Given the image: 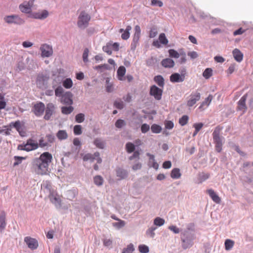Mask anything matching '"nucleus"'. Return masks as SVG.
<instances>
[{
    "label": "nucleus",
    "instance_id": "obj_14",
    "mask_svg": "<svg viewBox=\"0 0 253 253\" xmlns=\"http://www.w3.org/2000/svg\"><path fill=\"white\" fill-rule=\"evenodd\" d=\"M201 98V94L199 92L192 93L190 96V98L187 101V105L189 107H192L196 104L197 101H199Z\"/></svg>",
    "mask_w": 253,
    "mask_h": 253
},
{
    "label": "nucleus",
    "instance_id": "obj_11",
    "mask_svg": "<svg viewBox=\"0 0 253 253\" xmlns=\"http://www.w3.org/2000/svg\"><path fill=\"white\" fill-rule=\"evenodd\" d=\"M44 110V104L40 102L34 105L32 111L34 112L36 116H41L43 114Z\"/></svg>",
    "mask_w": 253,
    "mask_h": 253
},
{
    "label": "nucleus",
    "instance_id": "obj_27",
    "mask_svg": "<svg viewBox=\"0 0 253 253\" xmlns=\"http://www.w3.org/2000/svg\"><path fill=\"white\" fill-rule=\"evenodd\" d=\"M222 139L223 138L213 139V142L215 144V148L217 152H220L222 149Z\"/></svg>",
    "mask_w": 253,
    "mask_h": 253
},
{
    "label": "nucleus",
    "instance_id": "obj_4",
    "mask_svg": "<svg viewBox=\"0 0 253 253\" xmlns=\"http://www.w3.org/2000/svg\"><path fill=\"white\" fill-rule=\"evenodd\" d=\"M49 77L46 75L39 74L37 78V86L42 89H45L47 86Z\"/></svg>",
    "mask_w": 253,
    "mask_h": 253
},
{
    "label": "nucleus",
    "instance_id": "obj_51",
    "mask_svg": "<svg viewBox=\"0 0 253 253\" xmlns=\"http://www.w3.org/2000/svg\"><path fill=\"white\" fill-rule=\"evenodd\" d=\"M154 223L155 225L160 226L165 223V220L160 217H157L155 219Z\"/></svg>",
    "mask_w": 253,
    "mask_h": 253
},
{
    "label": "nucleus",
    "instance_id": "obj_34",
    "mask_svg": "<svg viewBox=\"0 0 253 253\" xmlns=\"http://www.w3.org/2000/svg\"><path fill=\"white\" fill-rule=\"evenodd\" d=\"M50 201L55 205L56 207L60 206V201L58 198L54 197L53 195H51L49 196Z\"/></svg>",
    "mask_w": 253,
    "mask_h": 253
},
{
    "label": "nucleus",
    "instance_id": "obj_20",
    "mask_svg": "<svg viewBox=\"0 0 253 253\" xmlns=\"http://www.w3.org/2000/svg\"><path fill=\"white\" fill-rule=\"evenodd\" d=\"M207 193L209 195L211 199L217 204L220 203L221 201L220 198L211 189L207 190Z\"/></svg>",
    "mask_w": 253,
    "mask_h": 253
},
{
    "label": "nucleus",
    "instance_id": "obj_21",
    "mask_svg": "<svg viewBox=\"0 0 253 253\" xmlns=\"http://www.w3.org/2000/svg\"><path fill=\"white\" fill-rule=\"evenodd\" d=\"M232 53L236 61L238 62H240L243 60V54L239 49L237 48L234 49L232 52Z\"/></svg>",
    "mask_w": 253,
    "mask_h": 253
},
{
    "label": "nucleus",
    "instance_id": "obj_23",
    "mask_svg": "<svg viewBox=\"0 0 253 253\" xmlns=\"http://www.w3.org/2000/svg\"><path fill=\"white\" fill-rule=\"evenodd\" d=\"M213 99V96L211 94L209 95L207 98L201 103L199 106V109L200 110H203L205 107H208L210 104L211 101Z\"/></svg>",
    "mask_w": 253,
    "mask_h": 253
},
{
    "label": "nucleus",
    "instance_id": "obj_32",
    "mask_svg": "<svg viewBox=\"0 0 253 253\" xmlns=\"http://www.w3.org/2000/svg\"><path fill=\"white\" fill-rule=\"evenodd\" d=\"M221 129L222 128L220 126H217L215 128V129L212 133L213 140L217 138H222V137L220 136V133Z\"/></svg>",
    "mask_w": 253,
    "mask_h": 253
},
{
    "label": "nucleus",
    "instance_id": "obj_53",
    "mask_svg": "<svg viewBox=\"0 0 253 253\" xmlns=\"http://www.w3.org/2000/svg\"><path fill=\"white\" fill-rule=\"evenodd\" d=\"M74 133L76 135H80L82 133V126L81 125H76L74 127Z\"/></svg>",
    "mask_w": 253,
    "mask_h": 253
},
{
    "label": "nucleus",
    "instance_id": "obj_13",
    "mask_svg": "<svg viewBox=\"0 0 253 253\" xmlns=\"http://www.w3.org/2000/svg\"><path fill=\"white\" fill-rule=\"evenodd\" d=\"M73 95L70 91H67L61 96V102L66 105H71L73 103Z\"/></svg>",
    "mask_w": 253,
    "mask_h": 253
},
{
    "label": "nucleus",
    "instance_id": "obj_16",
    "mask_svg": "<svg viewBox=\"0 0 253 253\" xmlns=\"http://www.w3.org/2000/svg\"><path fill=\"white\" fill-rule=\"evenodd\" d=\"M54 109L55 107L52 103H49L46 105V108H45V114L44 116V119L45 120H49L50 119V117L53 113Z\"/></svg>",
    "mask_w": 253,
    "mask_h": 253
},
{
    "label": "nucleus",
    "instance_id": "obj_12",
    "mask_svg": "<svg viewBox=\"0 0 253 253\" xmlns=\"http://www.w3.org/2000/svg\"><path fill=\"white\" fill-rule=\"evenodd\" d=\"M10 127H13L19 132L21 136H24L25 132L23 131L24 124L22 123L20 121H17L15 122H11L9 124Z\"/></svg>",
    "mask_w": 253,
    "mask_h": 253
},
{
    "label": "nucleus",
    "instance_id": "obj_37",
    "mask_svg": "<svg viewBox=\"0 0 253 253\" xmlns=\"http://www.w3.org/2000/svg\"><path fill=\"white\" fill-rule=\"evenodd\" d=\"M126 151L128 153H131L134 151L135 146L131 142H128L126 145Z\"/></svg>",
    "mask_w": 253,
    "mask_h": 253
},
{
    "label": "nucleus",
    "instance_id": "obj_30",
    "mask_svg": "<svg viewBox=\"0 0 253 253\" xmlns=\"http://www.w3.org/2000/svg\"><path fill=\"white\" fill-rule=\"evenodd\" d=\"M169 55L170 57L178 58L180 55H183L182 51H180L178 53L177 51L173 49H170L169 50Z\"/></svg>",
    "mask_w": 253,
    "mask_h": 253
},
{
    "label": "nucleus",
    "instance_id": "obj_19",
    "mask_svg": "<svg viewBox=\"0 0 253 253\" xmlns=\"http://www.w3.org/2000/svg\"><path fill=\"white\" fill-rule=\"evenodd\" d=\"M162 65L166 68H171L174 67L175 63L174 61L170 58H166L161 61Z\"/></svg>",
    "mask_w": 253,
    "mask_h": 253
},
{
    "label": "nucleus",
    "instance_id": "obj_56",
    "mask_svg": "<svg viewBox=\"0 0 253 253\" xmlns=\"http://www.w3.org/2000/svg\"><path fill=\"white\" fill-rule=\"evenodd\" d=\"M114 105L116 108L119 109H122L124 107L123 102L121 100H116L115 101Z\"/></svg>",
    "mask_w": 253,
    "mask_h": 253
},
{
    "label": "nucleus",
    "instance_id": "obj_8",
    "mask_svg": "<svg viewBox=\"0 0 253 253\" xmlns=\"http://www.w3.org/2000/svg\"><path fill=\"white\" fill-rule=\"evenodd\" d=\"M149 94L152 96L157 100H160L162 98L163 90L155 85H152L150 87Z\"/></svg>",
    "mask_w": 253,
    "mask_h": 253
},
{
    "label": "nucleus",
    "instance_id": "obj_29",
    "mask_svg": "<svg viewBox=\"0 0 253 253\" xmlns=\"http://www.w3.org/2000/svg\"><path fill=\"white\" fill-rule=\"evenodd\" d=\"M131 30V27L129 25H128L126 30L124 31V32L122 33L121 35V38L123 40H126L130 37V31Z\"/></svg>",
    "mask_w": 253,
    "mask_h": 253
},
{
    "label": "nucleus",
    "instance_id": "obj_63",
    "mask_svg": "<svg viewBox=\"0 0 253 253\" xmlns=\"http://www.w3.org/2000/svg\"><path fill=\"white\" fill-rule=\"evenodd\" d=\"M104 145L105 144L104 142L100 140L96 139V147L100 149H103L104 147Z\"/></svg>",
    "mask_w": 253,
    "mask_h": 253
},
{
    "label": "nucleus",
    "instance_id": "obj_54",
    "mask_svg": "<svg viewBox=\"0 0 253 253\" xmlns=\"http://www.w3.org/2000/svg\"><path fill=\"white\" fill-rule=\"evenodd\" d=\"M158 34L157 28L155 27H152L149 32V37L150 38H154Z\"/></svg>",
    "mask_w": 253,
    "mask_h": 253
},
{
    "label": "nucleus",
    "instance_id": "obj_61",
    "mask_svg": "<svg viewBox=\"0 0 253 253\" xmlns=\"http://www.w3.org/2000/svg\"><path fill=\"white\" fill-rule=\"evenodd\" d=\"M139 155H140V153H139V151H134L133 155L132 156H130L128 159L129 160H132L133 159H135V158L139 159Z\"/></svg>",
    "mask_w": 253,
    "mask_h": 253
},
{
    "label": "nucleus",
    "instance_id": "obj_15",
    "mask_svg": "<svg viewBox=\"0 0 253 253\" xmlns=\"http://www.w3.org/2000/svg\"><path fill=\"white\" fill-rule=\"evenodd\" d=\"M24 241L28 247L32 250H35L38 247V241L35 239L30 237H26L24 239Z\"/></svg>",
    "mask_w": 253,
    "mask_h": 253
},
{
    "label": "nucleus",
    "instance_id": "obj_52",
    "mask_svg": "<svg viewBox=\"0 0 253 253\" xmlns=\"http://www.w3.org/2000/svg\"><path fill=\"white\" fill-rule=\"evenodd\" d=\"M14 158L15 160V162L13 164V166H16L19 165L21 163L22 161L23 160H25L26 159L25 157H20V156H15L14 157Z\"/></svg>",
    "mask_w": 253,
    "mask_h": 253
},
{
    "label": "nucleus",
    "instance_id": "obj_25",
    "mask_svg": "<svg viewBox=\"0 0 253 253\" xmlns=\"http://www.w3.org/2000/svg\"><path fill=\"white\" fill-rule=\"evenodd\" d=\"M5 213L2 211L0 214V232H1L6 226Z\"/></svg>",
    "mask_w": 253,
    "mask_h": 253
},
{
    "label": "nucleus",
    "instance_id": "obj_17",
    "mask_svg": "<svg viewBox=\"0 0 253 253\" xmlns=\"http://www.w3.org/2000/svg\"><path fill=\"white\" fill-rule=\"evenodd\" d=\"M247 94H244L240 99L238 102V109L242 111L245 112L247 109V106L246 104V101L247 98Z\"/></svg>",
    "mask_w": 253,
    "mask_h": 253
},
{
    "label": "nucleus",
    "instance_id": "obj_41",
    "mask_svg": "<svg viewBox=\"0 0 253 253\" xmlns=\"http://www.w3.org/2000/svg\"><path fill=\"white\" fill-rule=\"evenodd\" d=\"M159 40L162 44H165V45L167 44L169 42V41H168V39H167L166 35L164 33L160 34V35H159Z\"/></svg>",
    "mask_w": 253,
    "mask_h": 253
},
{
    "label": "nucleus",
    "instance_id": "obj_39",
    "mask_svg": "<svg viewBox=\"0 0 253 253\" xmlns=\"http://www.w3.org/2000/svg\"><path fill=\"white\" fill-rule=\"evenodd\" d=\"M63 85L66 88H70L73 85V82L70 78H67L63 82Z\"/></svg>",
    "mask_w": 253,
    "mask_h": 253
},
{
    "label": "nucleus",
    "instance_id": "obj_48",
    "mask_svg": "<svg viewBox=\"0 0 253 253\" xmlns=\"http://www.w3.org/2000/svg\"><path fill=\"white\" fill-rule=\"evenodd\" d=\"M188 119L189 118L187 115H184L179 119V123L181 126H183L187 124Z\"/></svg>",
    "mask_w": 253,
    "mask_h": 253
},
{
    "label": "nucleus",
    "instance_id": "obj_24",
    "mask_svg": "<svg viewBox=\"0 0 253 253\" xmlns=\"http://www.w3.org/2000/svg\"><path fill=\"white\" fill-rule=\"evenodd\" d=\"M126 72V69L124 66H120L117 70V77L120 81L125 80L124 76Z\"/></svg>",
    "mask_w": 253,
    "mask_h": 253
},
{
    "label": "nucleus",
    "instance_id": "obj_59",
    "mask_svg": "<svg viewBox=\"0 0 253 253\" xmlns=\"http://www.w3.org/2000/svg\"><path fill=\"white\" fill-rule=\"evenodd\" d=\"M150 129V126L147 124H144L141 126V130L143 133H146Z\"/></svg>",
    "mask_w": 253,
    "mask_h": 253
},
{
    "label": "nucleus",
    "instance_id": "obj_45",
    "mask_svg": "<svg viewBox=\"0 0 253 253\" xmlns=\"http://www.w3.org/2000/svg\"><path fill=\"white\" fill-rule=\"evenodd\" d=\"M84 120V115L83 113L78 114L75 116V121L78 123H82Z\"/></svg>",
    "mask_w": 253,
    "mask_h": 253
},
{
    "label": "nucleus",
    "instance_id": "obj_3",
    "mask_svg": "<svg viewBox=\"0 0 253 253\" xmlns=\"http://www.w3.org/2000/svg\"><path fill=\"white\" fill-rule=\"evenodd\" d=\"M3 20L8 24H14L17 25H22L25 23V20L23 19L15 14L5 16Z\"/></svg>",
    "mask_w": 253,
    "mask_h": 253
},
{
    "label": "nucleus",
    "instance_id": "obj_9",
    "mask_svg": "<svg viewBox=\"0 0 253 253\" xmlns=\"http://www.w3.org/2000/svg\"><path fill=\"white\" fill-rule=\"evenodd\" d=\"M40 50L42 52V56L43 57H48L53 53L52 47L47 44L42 45Z\"/></svg>",
    "mask_w": 253,
    "mask_h": 253
},
{
    "label": "nucleus",
    "instance_id": "obj_49",
    "mask_svg": "<svg viewBox=\"0 0 253 253\" xmlns=\"http://www.w3.org/2000/svg\"><path fill=\"white\" fill-rule=\"evenodd\" d=\"M210 177V174L208 173H202L199 175V181L201 183L206 179H208Z\"/></svg>",
    "mask_w": 253,
    "mask_h": 253
},
{
    "label": "nucleus",
    "instance_id": "obj_22",
    "mask_svg": "<svg viewBox=\"0 0 253 253\" xmlns=\"http://www.w3.org/2000/svg\"><path fill=\"white\" fill-rule=\"evenodd\" d=\"M48 15V12L47 10H44L41 12H35L33 14V17L36 19H44Z\"/></svg>",
    "mask_w": 253,
    "mask_h": 253
},
{
    "label": "nucleus",
    "instance_id": "obj_35",
    "mask_svg": "<svg viewBox=\"0 0 253 253\" xmlns=\"http://www.w3.org/2000/svg\"><path fill=\"white\" fill-rule=\"evenodd\" d=\"M61 110L63 114L67 115L71 113L73 111L74 108L71 106L68 107L64 106L62 107Z\"/></svg>",
    "mask_w": 253,
    "mask_h": 253
},
{
    "label": "nucleus",
    "instance_id": "obj_18",
    "mask_svg": "<svg viewBox=\"0 0 253 253\" xmlns=\"http://www.w3.org/2000/svg\"><path fill=\"white\" fill-rule=\"evenodd\" d=\"M108 62L111 65V66L107 64H104L101 66L96 67V69L111 70L113 68L115 67L116 63L113 59H109Z\"/></svg>",
    "mask_w": 253,
    "mask_h": 253
},
{
    "label": "nucleus",
    "instance_id": "obj_46",
    "mask_svg": "<svg viewBox=\"0 0 253 253\" xmlns=\"http://www.w3.org/2000/svg\"><path fill=\"white\" fill-rule=\"evenodd\" d=\"M212 70L211 68H207L203 73V76L207 79L210 78L212 75Z\"/></svg>",
    "mask_w": 253,
    "mask_h": 253
},
{
    "label": "nucleus",
    "instance_id": "obj_58",
    "mask_svg": "<svg viewBox=\"0 0 253 253\" xmlns=\"http://www.w3.org/2000/svg\"><path fill=\"white\" fill-rule=\"evenodd\" d=\"M89 50L88 48H86L84 49L83 54V59L84 62H87L88 61V56Z\"/></svg>",
    "mask_w": 253,
    "mask_h": 253
},
{
    "label": "nucleus",
    "instance_id": "obj_36",
    "mask_svg": "<svg viewBox=\"0 0 253 253\" xmlns=\"http://www.w3.org/2000/svg\"><path fill=\"white\" fill-rule=\"evenodd\" d=\"M117 221H118V222H114L112 223V225L117 228V229H120V228H121L122 227H123L124 226H125V224H126V223H125V221H124V220H122L120 219H119V220H118Z\"/></svg>",
    "mask_w": 253,
    "mask_h": 253
},
{
    "label": "nucleus",
    "instance_id": "obj_28",
    "mask_svg": "<svg viewBox=\"0 0 253 253\" xmlns=\"http://www.w3.org/2000/svg\"><path fill=\"white\" fill-rule=\"evenodd\" d=\"M134 34L133 36V41L138 42L140 36L141 29L140 27L138 25H136L134 28Z\"/></svg>",
    "mask_w": 253,
    "mask_h": 253
},
{
    "label": "nucleus",
    "instance_id": "obj_26",
    "mask_svg": "<svg viewBox=\"0 0 253 253\" xmlns=\"http://www.w3.org/2000/svg\"><path fill=\"white\" fill-rule=\"evenodd\" d=\"M56 136L59 140L62 141L67 139L68 135L66 130H59L56 133Z\"/></svg>",
    "mask_w": 253,
    "mask_h": 253
},
{
    "label": "nucleus",
    "instance_id": "obj_6",
    "mask_svg": "<svg viewBox=\"0 0 253 253\" xmlns=\"http://www.w3.org/2000/svg\"><path fill=\"white\" fill-rule=\"evenodd\" d=\"M120 44L118 42L113 43L112 42H108L105 46L103 47V50L109 55L112 53V50L118 51L119 50Z\"/></svg>",
    "mask_w": 253,
    "mask_h": 253
},
{
    "label": "nucleus",
    "instance_id": "obj_64",
    "mask_svg": "<svg viewBox=\"0 0 253 253\" xmlns=\"http://www.w3.org/2000/svg\"><path fill=\"white\" fill-rule=\"evenodd\" d=\"M103 179L100 176H96V185L100 186L103 184Z\"/></svg>",
    "mask_w": 253,
    "mask_h": 253
},
{
    "label": "nucleus",
    "instance_id": "obj_33",
    "mask_svg": "<svg viewBox=\"0 0 253 253\" xmlns=\"http://www.w3.org/2000/svg\"><path fill=\"white\" fill-rule=\"evenodd\" d=\"M155 82L160 87H163L164 85V79L162 76L158 75L154 78Z\"/></svg>",
    "mask_w": 253,
    "mask_h": 253
},
{
    "label": "nucleus",
    "instance_id": "obj_10",
    "mask_svg": "<svg viewBox=\"0 0 253 253\" xmlns=\"http://www.w3.org/2000/svg\"><path fill=\"white\" fill-rule=\"evenodd\" d=\"M35 0H30L28 2L25 1L19 5L20 10L25 13H29L31 11V7Z\"/></svg>",
    "mask_w": 253,
    "mask_h": 253
},
{
    "label": "nucleus",
    "instance_id": "obj_62",
    "mask_svg": "<svg viewBox=\"0 0 253 253\" xmlns=\"http://www.w3.org/2000/svg\"><path fill=\"white\" fill-rule=\"evenodd\" d=\"M65 195L67 198L70 200H71V199L73 198L75 196L74 193L72 190L67 191Z\"/></svg>",
    "mask_w": 253,
    "mask_h": 253
},
{
    "label": "nucleus",
    "instance_id": "obj_40",
    "mask_svg": "<svg viewBox=\"0 0 253 253\" xmlns=\"http://www.w3.org/2000/svg\"><path fill=\"white\" fill-rule=\"evenodd\" d=\"M234 242L230 239H227L225 242V248L226 250H230L232 248Z\"/></svg>",
    "mask_w": 253,
    "mask_h": 253
},
{
    "label": "nucleus",
    "instance_id": "obj_7",
    "mask_svg": "<svg viewBox=\"0 0 253 253\" xmlns=\"http://www.w3.org/2000/svg\"><path fill=\"white\" fill-rule=\"evenodd\" d=\"M186 75V70L183 69L181 74L174 73L170 76V81L172 83H179L184 81Z\"/></svg>",
    "mask_w": 253,
    "mask_h": 253
},
{
    "label": "nucleus",
    "instance_id": "obj_57",
    "mask_svg": "<svg viewBox=\"0 0 253 253\" xmlns=\"http://www.w3.org/2000/svg\"><path fill=\"white\" fill-rule=\"evenodd\" d=\"M45 138L47 139L48 142L52 143L55 140V136L53 134H47L45 136Z\"/></svg>",
    "mask_w": 253,
    "mask_h": 253
},
{
    "label": "nucleus",
    "instance_id": "obj_43",
    "mask_svg": "<svg viewBox=\"0 0 253 253\" xmlns=\"http://www.w3.org/2000/svg\"><path fill=\"white\" fill-rule=\"evenodd\" d=\"M151 129L152 131L155 133H159L162 130L161 127L160 126L156 124L152 125L151 127Z\"/></svg>",
    "mask_w": 253,
    "mask_h": 253
},
{
    "label": "nucleus",
    "instance_id": "obj_31",
    "mask_svg": "<svg viewBox=\"0 0 253 253\" xmlns=\"http://www.w3.org/2000/svg\"><path fill=\"white\" fill-rule=\"evenodd\" d=\"M181 173L180 172V169L178 168L173 169L170 173L171 178L173 179H178L180 177Z\"/></svg>",
    "mask_w": 253,
    "mask_h": 253
},
{
    "label": "nucleus",
    "instance_id": "obj_42",
    "mask_svg": "<svg viewBox=\"0 0 253 253\" xmlns=\"http://www.w3.org/2000/svg\"><path fill=\"white\" fill-rule=\"evenodd\" d=\"M95 159L94 155L87 153L84 155L83 157V160L84 161H89L90 162H92L94 161Z\"/></svg>",
    "mask_w": 253,
    "mask_h": 253
},
{
    "label": "nucleus",
    "instance_id": "obj_50",
    "mask_svg": "<svg viewBox=\"0 0 253 253\" xmlns=\"http://www.w3.org/2000/svg\"><path fill=\"white\" fill-rule=\"evenodd\" d=\"M134 250L133 245L132 244H130L126 248L124 249L122 253H132Z\"/></svg>",
    "mask_w": 253,
    "mask_h": 253
},
{
    "label": "nucleus",
    "instance_id": "obj_44",
    "mask_svg": "<svg viewBox=\"0 0 253 253\" xmlns=\"http://www.w3.org/2000/svg\"><path fill=\"white\" fill-rule=\"evenodd\" d=\"M106 90L108 92H111L114 90L113 84L109 82V80L107 79L106 81Z\"/></svg>",
    "mask_w": 253,
    "mask_h": 253
},
{
    "label": "nucleus",
    "instance_id": "obj_60",
    "mask_svg": "<svg viewBox=\"0 0 253 253\" xmlns=\"http://www.w3.org/2000/svg\"><path fill=\"white\" fill-rule=\"evenodd\" d=\"M125 125V122L124 120L119 119L117 121L115 126L118 128H121Z\"/></svg>",
    "mask_w": 253,
    "mask_h": 253
},
{
    "label": "nucleus",
    "instance_id": "obj_47",
    "mask_svg": "<svg viewBox=\"0 0 253 253\" xmlns=\"http://www.w3.org/2000/svg\"><path fill=\"white\" fill-rule=\"evenodd\" d=\"M55 94L56 96L61 97L64 94V89L61 86H58L55 90Z\"/></svg>",
    "mask_w": 253,
    "mask_h": 253
},
{
    "label": "nucleus",
    "instance_id": "obj_1",
    "mask_svg": "<svg viewBox=\"0 0 253 253\" xmlns=\"http://www.w3.org/2000/svg\"><path fill=\"white\" fill-rule=\"evenodd\" d=\"M52 160V155L48 152L42 154L39 158H35L32 161V169L38 174H45Z\"/></svg>",
    "mask_w": 253,
    "mask_h": 253
},
{
    "label": "nucleus",
    "instance_id": "obj_2",
    "mask_svg": "<svg viewBox=\"0 0 253 253\" xmlns=\"http://www.w3.org/2000/svg\"><path fill=\"white\" fill-rule=\"evenodd\" d=\"M90 19V15L86 12L82 11L79 17L77 25L81 29H84L88 25V22Z\"/></svg>",
    "mask_w": 253,
    "mask_h": 253
},
{
    "label": "nucleus",
    "instance_id": "obj_55",
    "mask_svg": "<svg viewBox=\"0 0 253 253\" xmlns=\"http://www.w3.org/2000/svg\"><path fill=\"white\" fill-rule=\"evenodd\" d=\"M138 249L139 252L141 253H148L149 252V248L146 245H140Z\"/></svg>",
    "mask_w": 253,
    "mask_h": 253
},
{
    "label": "nucleus",
    "instance_id": "obj_5",
    "mask_svg": "<svg viewBox=\"0 0 253 253\" xmlns=\"http://www.w3.org/2000/svg\"><path fill=\"white\" fill-rule=\"evenodd\" d=\"M38 147V144L33 142V140L29 139L26 144H20L18 146V149L20 150H24L30 151L36 149Z\"/></svg>",
    "mask_w": 253,
    "mask_h": 253
},
{
    "label": "nucleus",
    "instance_id": "obj_38",
    "mask_svg": "<svg viewBox=\"0 0 253 253\" xmlns=\"http://www.w3.org/2000/svg\"><path fill=\"white\" fill-rule=\"evenodd\" d=\"M117 175L121 179L124 178L127 176V172L124 169H119L117 170Z\"/></svg>",
    "mask_w": 253,
    "mask_h": 253
}]
</instances>
